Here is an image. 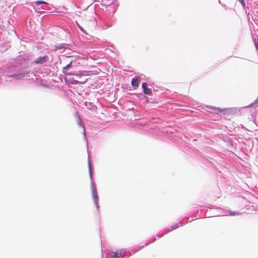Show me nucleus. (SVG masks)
Wrapping results in <instances>:
<instances>
[{
	"instance_id": "1",
	"label": "nucleus",
	"mask_w": 258,
	"mask_h": 258,
	"mask_svg": "<svg viewBox=\"0 0 258 258\" xmlns=\"http://www.w3.org/2000/svg\"><path fill=\"white\" fill-rule=\"evenodd\" d=\"M73 61L72 60L71 61H70V62L69 64H68L67 65H66L65 67H64L63 68V73L64 74L69 75H75V76L82 75V74L81 72H80L79 74H78V73H76V72H68V69L70 68H72L73 67ZM82 75H84L82 74Z\"/></svg>"
},
{
	"instance_id": "2",
	"label": "nucleus",
	"mask_w": 258,
	"mask_h": 258,
	"mask_svg": "<svg viewBox=\"0 0 258 258\" xmlns=\"http://www.w3.org/2000/svg\"><path fill=\"white\" fill-rule=\"evenodd\" d=\"M215 110L218 111V113H221V115H227V114H233L234 113V110L232 108H214Z\"/></svg>"
},
{
	"instance_id": "3",
	"label": "nucleus",
	"mask_w": 258,
	"mask_h": 258,
	"mask_svg": "<svg viewBox=\"0 0 258 258\" xmlns=\"http://www.w3.org/2000/svg\"><path fill=\"white\" fill-rule=\"evenodd\" d=\"M92 196H93V198L94 203H95L97 208H98L99 199H98V194H97V190H96V188H95V187L93 188L92 190Z\"/></svg>"
},
{
	"instance_id": "4",
	"label": "nucleus",
	"mask_w": 258,
	"mask_h": 258,
	"mask_svg": "<svg viewBox=\"0 0 258 258\" xmlns=\"http://www.w3.org/2000/svg\"><path fill=\"white\" fill-rule=\"evenodd\" d=\"M48 57L46 55L43 57H39L34 60V62L35 63L42 64L43 63L46 62L48 60Z\"/></svg>"
},
{
	"instance_id": "5",
	"label": "nucleus",
	"mask_w": 258,
	"mask_h": 258,
	"mask_svg": "<svg viewBox=\"0 0 258 258\" xmlns=\"http://www.w3.org/2000/svg\"><path fill=\"white\" fill-rule=\"evenodd\" d=\"M142 87L143 88L144 92L145 94L147 95L151 94V89L147 88V84L146 83H143L142 84Z\"/></svg>"
},
{
	"instance_id": "6",
	"label": "nucleus",
	"mask_w": 258,
	"mask_h": 258,
	"mask_svg": "<svg viewBox=\"0 0 258 258\" xmlns=\"http://www.w3.org/2000/svg\"><path fill=\"white\" fill-rule=\"evenodd\" d=\"M141 81V79L140 77H138L137 78H133L132 79V85L133 86H138L139 85V83Z\"/></svg>"
},
{
	"instance_id": "7",
	"label": "nucleus",
	"mask_w": 258,
	"mask_h": 258,
	"mask_svg": "<svg viewBox=\"0 0 258 258\" xmlns=\"http://www.w3.org/2000/svg\"><path fill=\"white\" fill-rule=\"evenodd\" d=\"M121 255V252L116 251V252H112L111 253V256L112 257H119Z\"/></svg>"
},
{
	"instance_id": "8",
	"label": "nucleus",
	"mask_w": 258,
	"mask_h": 258,
	"mask_svg": "<svg viewBox=\"0 0 258 258\" xmlns=\"http://www.w3.org/2000/svg\"><path fill=\"white\" fill-rule=\"evenodd\" d=\"M87 80V78H83V79H81L80 77L79 78V80H76V83H81V84H83L85 82H86Z\"/></svg>"
},
{
	"instance_id": "9",
	"label": "nucleus",
	"mask_w": 258,
	"mask_h": 258,
	"mask_svg": "<svg viewBox=\"0 0 258 258\" xmlns=\"http://www.w3.org/2000/svg\"><path fill=\"white\" fill-rule=\"evenodd\" d=\"M36 5H39L40 4L48 5V3L43 1H37L35 2Z\"/></svg>"
},
{
	"instance_id": "10",
	"label": "nucleus",
	"mask_w": 258,
	"mask_h": 258,
	"mask_svg": "<svg viewBox=\"0 0 258 258\" xmlns=\"http://www.w3.org/2000/svg\"><path fill=\"white\" fill-rule=\"evenodd\" d=\"M85 27H86V29L89 32H92L94 28V26H92V27L85 26Z\"/></svg>"
},
{
	"instance_id": "11",
	"label": "nucleus",
	"mask_w": 258,
	"mask_h": 258,
	"mask_svg": "<svg viewBox=\"0 0 258 258\" xmlns=\"http://www.w3.org/2000/svg\"><path fill=\"white\" fill-rule=\"evenodd\" d=\"M254 45H255L256 49L258 51V42L256 41H254Z\"/></svg>"
},
{
	"instance_id": "12",
	"label": "nucleus",
	"mask_w": 258,
	"mask_h": 258,
	"mask_svg": "<svg viewBox=\"0 0 258 258\" xmlns=\"http://www.w3.org/2000/svg\"><path fill=\"white\" fill-rule=\"evenodd\" d=\"M80 29L81 31L85 33L86 34H88L86 30H84L82 27L79 26Z\"/></svg>"
},
{
	"instance_id": "13",
	"label": "nucleus",
	"mask_w": 258,
	"mask_h": 258,
	"mask_svg": "<svg viewBox=\"0 0 258 258\" xmlns=\"http://www.w3.org/2000/svg\"><path fill=\"white\" fill-rule=\"evenodd\" d=\"M238 214H239V213H236L235 212H230V215H234Z\"/></svg>"
},
{
	"instance_id": "14",
	"label": "nucleus",
	"mask_w": 258,
	"mask_h": 258,
	"mask_svg": "<svg viewBox=\"0 0 258 258\" xmlns=\"http://www.w3.org/2000/svg\"><path fill=\"white\" fill-rule=\"evenodd\" d=\"M241 2V3H244V1L243 0H240Z\"/></svg>"
}]
</instances>
